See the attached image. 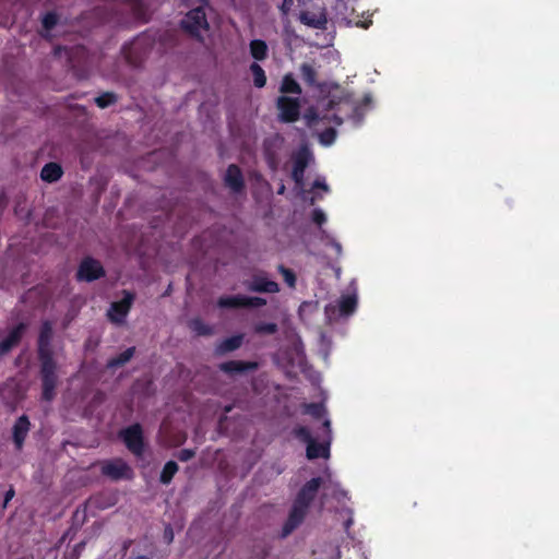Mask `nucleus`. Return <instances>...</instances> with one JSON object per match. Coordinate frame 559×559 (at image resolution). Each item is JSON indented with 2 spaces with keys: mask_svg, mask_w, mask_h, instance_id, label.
Segmentation results:
<instances>
[{
  "mask_svg": "<svg viewBox=\"0 0 559 559\" xmlns=\"http://www.w3.org/2000/svg\"><path fill=\"white\" fill-rule=\"evenodd\" d=\"M52 337V323L49 320L43 321L37 341V356L40 364L41 399L46 402L55 399L58 385L57 362L51 347Z\"/></svg>",
  "mask_w": 559,
  "mask_h": 559,
  "instance_id": "obj_1",
  "label": "nucleus"
},
{
  "mask_svg": "<svg viewBox=\"0 0 559 559\" xmlns=\"http://www.w3.org/2000/svg\"><path fill=\"white\" fill-rule=\"evenodd\" d=\"M198 7L190 10L185 17L181 20V27L192 37L201 38V32L207 31L210 25L206 20L204 8L209 5L205 3L198 2Z\"/></svg>",
  "mask_w": 559,
  "mask_h": 559,
  "instance_id": "obj_2",
  "label": "nucleus"
},
{
  "mask_svg": "<svg viewBox=\"0 0 559 559\" xmlns=\"http://www.w3.org/2000/svg\"><path fill=\"white\" fill-rule=\"evenodd\" d=\"M119 437L126 448L136 457H142L145 450L143 428L140 424H132L119 431Z\"/></svg>",
  "mask_w": 559,
  "mask_h": 559,
  "instance_id": "obj_3",
  "label": "nucleus"
},
{
  "mask_svg": "<svg viewBox=\"0 0 559 559\" xmlns=\"http://www.w3.org/2000/svg\"><path fill=\"white\" fill-rule=\"evenodd\" d=\"M265 305L266 299L258 296H223L217 300V306L222 309L260 308Z\"/></svg>",
  "mask_w": 559,
  "mask_h": 559,
  "instance_id": "obj_4",
  "label": "nucleus"
},
{
  "mask_svg": "<svg viewBox=\"0 0 559 559\" xmlns=\"http://www.w3.org/2000/svg\"><path fill=\"white\" fill-rule=\"evenodd\" d=\"M105 275V269L98 260L92 257H85L80 262L75 277L79 282L91 283L104 277Z\"/></svg>",
  "mask_w": 559,
  "mask_h": 559,
  "instance_id": "obj_5",
  "label": "nucleus"
},
{
  "mask_svg": "<svg viewBox=\"0 0 559 559\" xmlns=\"http://www.w3.org/2000/svg\"><path fill=\"white\" fill-rule=\"evenodd\" d=\"M284 145V138L276 133L263 141V156L272 171H276L280 166V151Z\"/></svg>",
  "mask_w": 559,
  "mask_h": 559,
  "instance_id": "obj_6",
  "label": "nucleus"
},
{
  "mask_svg": "<svg viewBox=\"0 0 559 559\" xmlns=\"http://www.w3.org/2000/svg\"><path fill=\"white\" fill-rule=\"evenodd\" d=\"M276 107L280 111L278 118L282 122L293 123L300 117V103L298 98L282 95L276 100Z\"/></svg>",
  "mask_w": 559,
  "mask_h": 559,
  "instance_id": "obj_7",
  "label": "nucleus"
},
{
  "mask_svg": "<svg viewBox=\"0 0 559 559\" xmlns=\"http://www.w3.org/2000/svg\"><path fill=\"white\" fill-rule=\"evenodd\" d=\"M311 157V152L307 146L300 147L293 154L292 179L298 188H302L304 186L305 171L310 163Z\"/></svg>",
  "mask_w": 559,
  "mask_h": 559,
  "instance_id": "obj_8",
  "label": "nucleus"
},
{
  "mask_svg": "<svg viewBox=\"0 0 559 559\" xmlns=\"http://www.w3.org/2000/svg\"><path fill=\"white\" fill-rule=\"evenodd\" d=\"M102 474L112 480L132 479L133 471L122 459L109 460L103 463Z\"/></svg>",
  "mask_w": 559,
  "mask_h": 559,
  "instance_id": "obj_9",
  "label": "nucleus"
},
{
  "mask_svg": "<svg viewBox=\"0 0 559 559\" xmlns=\"http://www.w3.org/2000/svg\"><path fill=\"white\" fill-rule=\"evenodd\" d=\"M133 300L134 295L128 290H123V298L110 305L107 312L108 319L112 323L122 324L132 307Z\"/></svg>",
  "mask_w": 559,
  "mask_h": 559,
  "instance_id": "obj_10",
  "label": "nucleus"
},
{
  "mask_svg": "<svg viewBox=\"0 0 559 559\" xmlns=\"http://www.w3.org/2000/svg\"><path fill=\"white\" fill-rule=\"evenodd\" d=\"M321 485V477L311 478L299 489L293 503L309 510L310 504L314 500Z\"/></svg>",
  "mask_w": 559,
  "mask_h": 559,
  "instance_id": "obj_11",
  "label": "nucleus"
},
{
  "mask_svg": "<svg viewBox=\"0 0 559 559\" xmlns=\"http://www.w3.org/2000/svg\"><path fill=\"white\" fill-rule=\"evenodd\" d=\"M357 308V298L355 295H345L342 296L337 305H328L325 307V312L329 316V318H334L336 316L338 317H348L353 314L356 311Z\"/></svg>",
  "mask_w": 559,
  "mask_h": 559,
  "instance_id": "obj_12",
  "label": "nucleus"
},
{
  "mask_svg": "<svg viewBox=\"0 0 559 559\" xmlns=\"http://www.w3.org/2000/svg\"><path fill=\"white\" fill-rule=\"evenodd\" d=\"M323 427L329 439L322 443H319L313 439L306 449L308 460H316L319 457L328 459L330 456L331 421L325 419L323 421Z\"/></svg>",
  "mask_w": 559,
  "mask_h": 559,
  "instance_id": "obj_13",
  "label": "nucleus"
},
{
  "mask_svg": "<svg viewBox=\"0 0 559 559\" xmlns=\"http://www.w3.org/2000/svg\"><path fill=\"white\" fill-rule=\"evenodd\" d=\"M308 510L293 503L288 516L283 524L281 538L289 536L297 527H299L307 516Z\"/></svg>",
  "mask_w": 559,
  "mask_h": 559,
  "instance_id": "obj_14",
  "label": "nucleus"
},
{
  "mask_svg": "<svg viewBox=\"0 0 559 559\" xmlns=\"http://www.w3.org/2000/svg\"><path fill=\"white\" fill-rule=\"evenodd\" d=\"M26 330L27 324L24 322L17 323L13 329L10 330L9 334L2 341H0V358L9 354L20 344Z\"/></svg>",
  "mask_w": 559,
  "mask_h": 559,
  "instance_id": "obj_15",
  "label": "nucleus"
},
{
  "mask_svg": "<svg viewBox=\"0 0 559 559\" xmlns=\"http://www.w3.org/2000/svg\"><path fill=\"white\" fill-rule=\"evenodd\" d=\"M246 287L252 293L275 294L280 292V285L275 281L269 280L265 274H253L251 280L246 283Z\"/></svg>",
  "mask_w": 559,
  "mask_h": 559,
  "instance_id": "obj_16",
  "label": "nucleus"
},
{
  "mask_svg": "<svg viewBox=\"0 0 559 559\" xmlns=\"http://www.w3.org/2000/svg\"><path fill=\"white\" fill-rule=\"evenodd\" d=\"M224 185L235 194L241 193L245 190V178L240 167L236 164H230L224 176Z\"/></svg>",
  "mask_w": 559,
  "mask_h": 559,
  "instance_id": "obj_17",
  "label": "nucleus"
},
{
  "mask_svg": "<svg viewBox=\"0 0 559 559\" xmlns=\"http://www.w3.org/2000/svg\"><path fill=\"white\" fill-rule=\"evenodd\" d=\"M299 21L308 27L322 31L326 29L328 25V16L324 9H320L317 12L304 10L299 14Z\"/></svg>",
  "mask_w": 559,
  "mask_h": 559,
  "instance_id": "obj_18",
  "label": "nucleus"
},
{
  "mask_svg": "<svg viewBox=\"0 0 559 559\" xmlns=\"http://www.w3.org/2000/svg\"><path fill=\"white\" fill-rule=\"evenodd\" d=\"M31 429V421L26 415H21L12 427V439L16 451L24 447L25 439Z\"/></svg>",
  "mask_w": 559,
  "mask_h": 559,
  "instance_id": "obj_19",
  "label": "nucleus"
},
{
  "mask_svg": "<svg viewBox=\"0 0 559 559\" xmlns=\"http://www.w3.org/2000/svg\"><path fill=\"white\" fill-rule=\"evenodd\" d=\"M259 367L255 361L228 360L219 365V369L228 374H240L257 370Z\"/></svg>",
  "mask_w": 559,
  "mask_h": 559,
  "instance_id": "obj_20",
  "label": "nucleus"
},
{
  "mask_svg": "<svg viewBox=\"0 0 559 559\" xmlns=\"http://www.w3.org/2000/svg\"><path fill=\"white\" fill-rule=\"evenodd\" d=\"M140 48L141 41L139 39L122 47L124 59L132 67H140L143 61V56L140 52Z\"/></svg>",
  "mask_w": 559,
  "mask_h": 559,
  "instance_id": "obj_21",
  "label": "nucleus"
},
{
  "mask_svg": "<svg viewBox=\"0 0 559 559\" xmlns=\"http://www.w3.org/2000/svg\"><path fill=\"white\" fill-rule=\"evenodd\" d=\"M63 175L61 165L55 162L47 163L40 170V178L43 181L52 183L58 181Z\"/></svg>",
  "mask_w": 559,
  "mask_h": 559,
  "instance_id": "obj_22",
  "label": "nucleus"
},
{
  "mask_svg": "<svg viewBox=\"0 0 559 559\" xmlns=\"http://www.w3.org/2000/svg\"><path fill=\"white\" fill-rule=\"evenodd\" d=\"M134 354H135V347L134 346L128 347L126 350H123L116 357L108 359V361L106 364V368L108 370H115L117 368H120V367L124 366L126 364H128L133 358Z\"/></svg>",
  "mask_w": 559,
  "mask_h": 559,
  "instance_id": "obj_23",
  "label": "nucleus"
},
{
  "mask_svg": "<svg viewBox=\"0 0 559 559\" xmlns=\"http://www.w3.org/2000/svg\"><path fill=\"white\" fill-rule=\"evenodd\" d=\"M250 55L257 61H263L267 58L269 47L262 39H252L249 45Z\"/></svg>",
  "mask_w": 559,
  "mask_h": 559,
  "instance_id": "obj_24",
  "label": "nucleus"
},
{
  "mask_svg": "<svg viewBox=\"0 0 559 559\" xmlns=\"http://www.w3.org/2000/svg\"><path fill=\"white\" fill-rule=\"evenodd\" d=\"M281 93L283 94H301V87L299 83L295 80L292 73H287L284 75L281 87Z\"/></svg>",
  "mask_w": 559,
  "mask_h": 559,
  "instance_id": "obj_25",
  "label": "nucleus"
},
{
  "mask_svg": "<svg viewBox=\"0 0 559 559\" xmlns=\"http://www.w3.org/2000/svg\"><path fill=\"white\" fill-rule=\"evenodd\" d=\"M189 329L198 336H210L213 334V328L206 324L202 319L194 318L189 321Z\"/></svg>",
  "mask_w": 559,
  "mask_h": 559,
  "instance_id": "obj_26",
  "label": "nucleus"
},
{
  "mask_svg": "<svg viewBox=\"0 0 559 559\" xmlns=\"http://www.w3.org/2000/svg\"><path fill=\"white\" fill-rule=\"evenodd\" d=\"M301 79L308 86H319L317 83V70L309 63H302L299 68Z\"/></svg>",
  "mask_w": 559,
  "mask_h": 559,
  "instance_id": "obj_27",
  "label": "nucleus"
},
{
  "mask_svg": "<svg viewBox=\"0 0 559 559\" xmlns=\"http://www.w3.org/2000/svg\"><path fill=\"white\" fill-rule=\"evenodd\" d=\"M58 21L59 16L56 12H47L41 19V36L48 38L50 31L57 25Z\"/></svg>",
  "mask_w": 559,
  "mask_h": 559,
  "instance_id": "obj_28",
  "label": "nucleus"
},
{
  "mask_svg": "<svg viewBox=\"0 0 559 559\" xmlns=\"http://www.w3.org/2000/svg\"><path fill=\"white\" fill-rule=\"evenodd\" d=\"M178 469L179 466L175 461H168L162 469L159 481L163 485L170 484Z\"/></svg>",
  "mask_w": 559,
  "mask_h": 559,
  "instance_id": "obj_29",
  "label": "nucleus"
},
{
  "mask_svg": "<svg viewBox=\"0 0 559 559\" xmlns=\"http://www.w3.org/2000/svg\"><path fill=\"white\" fill-rule=\"evenodd\" d=\"M249 69L253 76L254 86L258 88L264 87L266 84V75L263 68L258 62H252Z\"/></svg>",
  "mask_w": 559,
  "mask_h": 559,
  "instance_id": "obj_30",
  "label": "nucleus"
},
{
  "mask_svg": "<svg viewBox=\"0 0 559 559\" xmlns=\"http://www.w3.org/2000/svg\"><path fill=\"white\" fill-rule=\"evenodd\" d=\"M306 119L308 126L312 127L317 124L320 120L329 119L332 120L336 126H341L343 123V119L338 117L337 115H332V118H329L328 116L320 117V115L314 109H309L306 114Z\"/></svg>",
  "mask_w": 559,
  "mask_h": 559,
  "instance_id": "obj_31",
  "label": "nucleus"
},
{
  "mask_svg": "<svg viewBox=\"0 0 559 559\" xmlns=\"http://www.w3.org/2000/svg\"><path fill=\"white\" fill-rule=\"evenodd\" d=\"M242 340L243 336L241 334L227 337L219 344L218 349L222 353L236 350L241 346Z\"/></svg>",
  "mask_w": 559,
  "mask_h": 559,
  "instance_id": "obj_32",
  "label": "nucleus"
},
{
  "mask_svg": "<svg viewBox=\"0 0 559 559\" xmlns=\"http://www.w3.org/2000/svg\"><path fill=\"white\" fill-rule=\"evenodd\" d=\"M102 499H103L102 495L94 496V497L90 498L88 501L83 506L82 509H81V507H79L75 510L74 518H76L80 514V512H82L83 513V520H84L85 519V513H86V508H87L88 504L95 506L98 509H106V508L111 507V506L115 504V501H111V502H108V503H103Z\"/></svg>",
  "mask_w": 559,
  "mask_h": 559,
  "instance_id": "obj_33",
  "label": "nucleus"
},
{
  "mask_svg": "<svg viewBox=\"0 0 559 559\" xmlns=\"http://www.w3.org/2000/svg\"><path fill=\"white\" fill-rule=\"evenodd\" d=\"M118 102V96L114 92H104L95 98L97 107L104 109Z\"/></svg>",
  "mask_w": 559,
  "mask_h": 559,
  "instance_id": "obj_34",
  "label": "nucleus"
},
{
  "mask_svg": "<svg viewBox=\"0 0 559 559\" xmlns=\"http://www.w3.org/2000/svg\"><path fill=\"white\" fill-rule=\"evenodd\" d=\"M293 435L299 441L307 443V445L313 440V437L311 436L309 428H307L306 426H296L293 429Z\"/></svg>",
  "mask_w": 559,
  "mask_h": 559,
  "instance_id": "obj_35",
  "label": "nucleus"
},
{
  "mask_svg": "<svg viewBox=\"0 0 559 559\" xmlns=\"http://www.w3.org/2000/svg\"><path fill=\"white\" fill-rule=\"evenodd\" d=\"M278 330V326L274 322H259L254 325V332L257 334H275Z\"/></svg>",
  "mask_w": 559,
  "mask_h": 559,
  "instance_id": "obj_36",
  "label": "nucleus"
},
{
  "mask_svg": "<svg viewBox=\"0 0 559 559\" xmlns=\"http://www.w3.org/2000/svg\"><path fill=\"white\" fill-rule=\"evenodd\" d=\"M278 272L283 275L285 283L290 287L295 288L296 286V274L290 269L285 267L284 265H278Z\"/></svg>",
  "mask_w": 559,
  "mask_h": 559,
  "instance_id": "obj_37",
  "label": "nucleus"
},
{
  "mask_svg": "<svg viewBox=\"0 0 559 559\" xmlns=\"http://www.w3.org/2000/svg\"><path fill=\"white\" fill-rule=\"evenodd\" d=\"M336 139V130L334 128H326L320 133V142L324 145H331Z\"/></svg>",
  "mask_w": 559,
  "mask_h": 559,
  "instance_id": "obj_38",
  "label": "nucleus"
},
{
  "mask_svg": "<svg viewBox=\"0 0 559 559\" xmlns=\"http://www.w3.org/2000/svg\"><path fill=\"white\" fill-rule=\"evenodd\" d=\"M305 412L314 418H321L323 415V407L321 404L309 403L305 405Z\"/></svg>",
  "mask_w": 559,
  "mask_h": 559,
  "instance_id": "obj_39",
  "label": "nucleus"
},
{
  "mask_svg": "<svg viewBox=\"0 0 559 559\" xmlns=\"http://www.w3.org/2000/svg\"><path fill=\"white\" fill-rule=\"evenodd\" d=\"M195 451L192 449H182L177 453V457L181 462H188L192 457H194Z\"/></svg>",
  "mask_w": 559,
  "mask_h": 559,
  "instance_id": "obj_40",
  "label": "nucleus"
},
{
  "mask_svg": "<svg viewBox=\"0 0 559 559\" xmlns=\"http://www.w3.org/2000/svg\"><path fill=\"white\" fill-rule=\"evenodd\" d=\"M312 221L313 223H316L318 226H321L325 223L326 221V216L325 214L323 213L322 210L320 209H316L313 210L312 212Z\"/></svg>",
  "mask_w": 559,
  "mask_h": 559,
  "instance_id": "obj_41",
  "label": "nucleus"
},
{
  "mask_svg": "<svg viewBox=\"0 0 559 559\" xmlns=\"http://www.w3.org/2000/svg\"><path fill=\"white\" fill-rule=\"evenodd\" d=\"M15 495V490L12 486H10V488L7 490L5 495H4V500H3V506L2 508H7L8 503L13 499Z\"/></svg>",
  "mask_w": 559,
  "mask_h": 559,
  "instance_id": "obj_42",
  "label": "nucleus"
},
{
  "mask_svg": "<svg viewBox=\"0 0 559 559\" xmlns=\"http://www.w3.org/2000/svg\"><path fill=\"white\" fill-rule=\"evenodd\" d=\"M294 4V0H283L280 10L283 14H287Z\"/></svg>",
  "mask_w": 559,
  "mask_h": 559,
  "instance_id": "obj_43",
  "label": "nucleus"
},
{
  "mask_svg": "<svg viewBox=\"0 0 559 559\" xmlns=\"http://www.w3.org/2000/svg\"><path fill=\"white\" fill-rule=\"evenodd\" d=\"M312 188L329 191V186L323 180H319V179L314 180Z\"/></svg>",
  "mask_w": 559,
  "mask_h": 559,
  "instance_id": "obj_44",
  "label": "nucleus"
},
{
  "mask_svg": "<svg viewBox=\"0 0 559 559\" xmlns=\"http://www.w3.org/2000/svg\"><path fill=\"white\" fill-rule=\"evenodd\" d=\"M164 537H165V539H167L168 543L173 542V539H174V532H173V528L170 526H167L165 528Z\"/></svg>",
  "mask_w": 559,
  "mask_h": 559,
  "instance_id": "obj_45",
  "label": "nucleus"
},
{
  "mask_svg": "<svg viewBox=\"0 0 559 559\" xmlns=\"http://www.w3.org/2000/svg\"><path fill=\"white\" fill-rule=\"evenodd\" d=\"M84 547H85V542H81V543H79V544L75 546L74 550H75V551H78V552H80Z\"/></svg>",
  "mask_w": 559,
  "mask_h": 559,
  "instance_id": "obj_46",
  "label": "nucleus"
},
{
  "mask_svg": "<svg viewBox=\"0 0 559 559\" xmlns=\"http://www.w3.org/2000/svg\"><path fill=\"white\" fill-rule=\"evenodd\" d=\"M364 104L365 105H369L371 103V96L370 95H366L362 99Z\"/></svg>",
  "mask_w": 559,
  "mask_h": 559,
  "instance_id": "obj_47",
  "label": "nucleus"
},
{
  "mask_svg": "<svg viewBox=\"0 0 559 559\" xmlns=\"http://www.w3.org/2000/svg\"><path fill=\"white\" fill-rule=\"evenodd\" d=\"M284 192H285V186L281 185L280 188L277 189V194H284Z\"/></svg>",
  "mask_w": 559,
  "mask_h": 559,
  "instance_id": "obj_48",
  "label": "nucleus"
},
{
  "mask_svg": "<svg viewBox=\"0 0 559 559\" xmlns=\"http://www.w3.org/2000/svg\"><path fill=\"white\" fill-rule=\"evenodd\" d=\"M61 49H62V48H61L60 46L55 47V49H53V53H55V56H59V55H60Z\"/></svg>",
  "mask_w": 559,
  "mask_h": 559,
  "instance_id": "obj_49",
  "label": "nucleus"
},
{
  "mask_svg": "<svg viewBox=\"0 0 559 559\" xmlns=\"http://www.w3.org/2000/svg\"><path fill=\"white\" fill-rule=\"evenodd\" d=\"M369 24H371V21H369L368 23L362 22V23L360 24V26H361V27H364V28H368V27H369Z\"/></svg>",
  "mask_w": 559,
  "mask_h": 559,
  "instance_id": "obj_50",
  "label": "nucleus"
},
{
  "mask_svg": "<svg viewBox=\"0 0 559 559\" xmlns=\"http://www.w3.org/2000/svg\"><path fill=\"white\" fill-rule=\"evenodd\" d=\"M333 245L335 247V250H337V252H340L342 249L341 245L338 242H334Z\"/></svg>",
  "mask_w": 559,
  "mask_h": 559,
  "instance_id": "obj_51",
  "label": "nucleus"
},
{
  "mask_svg": "<svg viewBox=\"0 0 559 559\" xmlns=\"http://www.w3.org/2000/svg\"><path fill=\"white\" fill-rule=\"evenodd\" d=\"M135 559H148L146 556H138Z\"/></svg>",
  "mask_w": 559,
  "mask_h": 559,
  "instance_id": "obj_52",
  "label": "nucleus"
},
{
  "mask_svg": "<svg viewBox=\"0 0 559 559\" xmlns=\"http://www.w3.org/2000/svg\"><path fill=\"white\" fill-rule=\"evenodd\" d=\"M197 2L205 3L206 0H197Z\"/></svg>",
  "mask_w": 559,
  "mask_h": 559,
  "instance_id": "obj_53",
  "label": "nucleus"
}]
</instances>
